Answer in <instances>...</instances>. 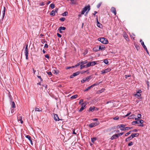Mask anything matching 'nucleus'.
Listing matches in <instances>:
<instances>
[{
    "label": "nucleus",
    "instance_id": "62",
    "mask_svg": "<svg viewBox=\"0 0 150 150\" xmlns=\"http://www.w3.org/2000/svg\"><path fill=\"white\" fill-rule=\"evenodd\" d=\"M132 132H136L137 131V129H134V130H132Z\"/></svg>",
    "mask_w": 150,
    "mask_h": 150
},
{
    "label": "nucleus",
    "instance_id": "24",
    "mask_svg": "<svg viewBox=\"0 0 150 150\" xmlns=\"http://www.w3.org/2000/svg\"><path fill=\"white\" fill-rule=\"evenodd\" d=\"M91 66H94L97 64L96 61H93L91 62Z\"/></svg>",
    "mask_w": 150,
    "mask_h": 150
},
{
    "label": "nucleus",
    "instance_id": "38",
    "mask_svg": "<svg viewBox=\"0 0 150 150\" xmlns=\"http://www.w3.org/2000/svg\"><path fill=\"white\" fill-rule=\"evenodd\" d=\"M85 108L84 107H81V108L79 110V111L80 112H81L85 109Z\"/></svg>",
    "mask_w": 150,
    "mask_h": 150
},
{
    "label": "nucleus",
    "instance_id": "54",
    "mask_svg": "<svg viewBox=\"0 0 150 150\" xmlns=\"http://www.w3.org/2000/svg\"><path fill=\"white\" fill-rule=\"evenodd\" d=\"M57 36L61 38L62 37V35L61 34H59V33H57Z\"/></svg>",
    "mask_w": 150,
    "mask_h": 150
},
{
    "label": "nucleus",
    "instance_id": "36",
    "mask_svg": "<svg viewBox=\"0 0 150 150\" xmlns=\"http://www.w3.org/2000/svg\"><path fill=\"white\" fill-rule=\"evenodd\" d=\"M91 88H92L91 86H90L88 87L86 89L84 90V91H88V90H89Z\"/></svg>",
    "mask_w": 150,
    "mask_h": 150
},
{
    "label": "nucleus",
    "instance_id": "51",
    "mask_svg": "<svg viewBox=\"0 0 150 150\" xmlns=\"http://www.w3.org/2000/svg\"><path fill=\"white\" fill-rule=\"evenodd\" d=\"M45 5V4L44 2H42L40 3V5L42 6H44Z\"/></svg>",
    "mask_w": 150,
    "mask_h": 150
},
{
    "label": "nucleus",
    "instance_id": "49",
    "mask_svg": "<svg viewBox=\"0 0 150 150\" xmlns=\"http://www.w3.org/2000/svg\"><path fill=\"white\" fill-rule=\"evenodd\" d=\"M83 99H81L80 100V101H79V104H81V103H82L83 102Z\"/></svg>",
    "mask_w": 150,
    "mask_h": 150
},
{
    "label": "nucleus",
    "instance_id": "45",
    "mask_svg": "<svg viewBox=\"0 0 150 150\" xmlns=\"http://www.w3.org/2000/svg\"><path fill=\"white\" fill-rule=\"evenodd\" d=\"M104 89H102L100 90H99L98 92L100 93H101L104 91Z\"/></svg>",
    "mask_w": 150,
    "mask_h": 150
},
{
    "label": "nucleus",
    "instance_id": "53",
    "mask_svg": "<svg viewBox=\"0 0 150 150\" xmlns=\"http://www.w3.org/2000/svg\"><path fill=\"white\" fill-rule=\"evenodd\" d=\"M131 113V112H129V113H127L126 115H125L124 117H126L129 115Z\"/></svg>",
    "mask_w": 150,
    "mask_h": 150
},
{
    "label": "nucleus",
    "instance_id": "28",
    "mask_svg": "<svg viewBox=\"0 0 150 150\" xmlns=\"http://www.w3.org/2000/svg\"><path fill=\"white\" fill-rule=\"evenodd\" d=\"M88 62V61L87 60H85L84 61H82L81 62H80L81 64H83V65L85 64H86Z\"/></svg>",
    "mask_w": 150,
    "mask_h": 150
},
{
    "label": "nucleus",
    "instance_id": "44",
    "mask_svg": "<svg viewBox=\"0 0 150 150\" xmlns=\"http://www.w3.org/2000/svg\"><path fill=\"white\" fill-rule=\"evenodd\" d=\"M139 124L140 123L142 124L143 123L144 121L143 120H139Z\"/></svg>",
    "mask_w": 150,
    "mask_h": 150
},
{
    "label": "nucleus",
    "instance_id": "19",
    "mask_svg": "<svg viewBox=\"0 0 150 150\" xmlns=\"http://www.w3.org/2000/svg\"><path fill=\"white\" fill-rule=\"evenodd\" d=\"M126 125L124 124H121L118 125L117 127V128H120V127L124 128Z\"/></svg>",
    "mask_w": 150,
    "mask_h": 150
},
{
    "label": "nucleus",
    "instance_id": "31",
    "mask_svg": "<svg viewBox=\"0 0 150 150\" xmlns=\"http://www.w3.org/2000/svg\"><path fill=\"white\" fill-rule=\"evenodd\" d=\"M100 83V82L99 83H95L93 84L91 86L92 87H93V86H97V85H99V84Z\"/></svg>",
    "mask_w": 150,
    "mask_h": 150
},
{
    "label": "nucleus",
    "instance_id": "6",
    "mask_svg": "<svg viewBox=\"0 0 150 150\" xmlns=\"http://www.w3.org/2000/svg\"><path fill=\"white\" fill-rule=\"evenodd\" d=\"M140 42L141 43V45L143 46V47H144V49L146 51V52L148 53V51L147 50V48L146 46L144 45V42L141 39L140 40Z\"/></svg>",
    "mask_w": 150,
    "mask_h": 150
},
{
    "label": "nucleus",
    "instance_id": "20",
    "mask_svg": "<svg viewBox=\"0 0 150 150\" xmlns=\"http://www.w3.org/2000/svg\"><path fill=\"white\" fill-rule=\"evenodd\" d=\"M136 124H139V120L133 121L132 123V125H134Z\"/></svg>",
    "mask_w": 150,
    "mask_h": 150
},
{
    "label": "nucleus",
    "instance_id": "16",
    "mask_svg": "<svg viewBox=\"0 0 150 150\" xmlns=\"http://www.w3.org/2000/svg\"><path fill=\"white\" fill-rule=\"evenodd\" d=\"M56 12L57 11L56 10H53L52 11L51 13H50V15L52 16H54L55 15Z\"/></svg>",
    "mask_w": 150,
    "mask_h": 150
},
{
    "label": "nucleus",
    "instance_id": "18",
    "mask_svg": "<svg viewBox=\"0 0 150 150\" xmlns=\"http://www.w3.org/2000/svg\"><path fill=\"white\" fill-rule=\"evenodd\" d=\"M99 50V48H98V46L93 48V52H97Z\"/></svg>",
    "mask_w": 150,
    "mask_h": 150
},
{
    "label": "nucleus",
    "instance_id": "12",
    "mask_svg": "<svg viewBox=\"0 0 150 150\" xmlns=\"http://www.w3.org/2000/svg\"><path fill=\"white\" fill-rule=\"evenodd\" d=\"M54 119L56 121H59L60 120L59 119L57 114H54Z\"/></svg>",
    "mask_w": 150,
    "mask_h": 150
},
{
    "label": "nucleus",
    "instance_id": "47",
    "mask_svg": "<svg viewBox=\"0 0 150 150\" xmlns=\"http://www.w3.org/2000/svg\"><path fill=\"white\" fill-rule=\"evenodd\" d=\"M133 142H129L128 144V146H132L133 145Z\"/></svg>",
    "mask_w": 150,
    "mask_h": 150
},
{
    "label": "nucleus",
    "instance_id": "57",
    "mask_svg": "<svg viewBox=\"0 0 150 150\" xmlns=\"http://www.w3.org/2000/svg\"><path fill=\"white\" fill-rule=\"evenodd\" d=\"M54 73L55 74H57L58 73V71L57 72V70H54Z\"/></svg>",
    "mask_w": 150,
    "mask_h": 150
},
{
    "label": "nucleus",
    "instance_id": "25",
    "mask_svg": "<svg viewBox=\"0 0 150 150\" xmlns=\"http://www.w3.org/2000/svg\"><path fill=\"white\" fill-rule=\"evenodd\" d=\"M86 67V65H83V64H81L80 65V69H82L83 68Z\"/></svg>",
    "mask_w": 150,
    "mask_h": 150
},
{
    "label": "nucleus",
    "instance_id": "7",
    "mask_svg": "<svg viewBox=\"0 0 150 150\" xmlns=\"http://www.w3.org/2000/svg\"><path fill=\"white\" fill-rule=\"evenodd\" d=\"M90 78V76H88L86 78H84L81 81V83H83L84 82H86V81H88L89 79Z\"/></svg>",
    "mask_w": 150,
    "mask_h": 150
},
{
    "label": "nucleus",
    "instance_id": "61",
    "mask_svg": "<svg viewBox=\"0 0 150 150\" xmlns=\"http://www.w3.org/2000/svg\"><path fill=\"white\" fill-rule=\"evenodd\" d=\"M127 138L129 139V140L131 139H132L133 138H132L131 135Z\"/></svg>",
    "mask_w": 150,
    "mask_h": 150
},
{
    "label": "nucleus",
    "instance_id": "50",
    "mask_svg": "<svg viewBox=\"0 0 150 150\" xmlns=\"http://www.w3.org/2000/svg\"><path fill=\"white\" fill-rule=\"evenodd\" d=\"M124 134V133L123 132H121V133H119L118 134H117L118 135V137L119 136H122V135Z\"/></svg>",
    "mask_w": 150,
    "mask_h": 150
},
{
    "label": "nucleus",
    "instance_id": "8",
    "mask_svg": "<svg viewBox=\"0 0 150 150\" xmlns=\"http://www.w3.org/2000/svg\"><path fill=\"white\" fill-rule=\"evenodd\" d=\"M66 29V28L64 27H60L58 29V30L59 31L60 33H62L63 32L62 30H65Z\"/></svg>",
    "mask_w": 150,
    "mask_h": 150
},
{
    "label": "nucleus",
    "instance_id": "26",
    "mask_svg": "<svg viewBox=\"0 0 150 150\" xmlns=\"http://www.w3.org/2000/svg\"><path fill=\"white\" fill-rule=\"evenodd\" d=\"M87 104L86 102H84L81 104V107H85Z\"/></svg>",
    "mask_w": 150,
    "mask_h": 150
},
{
    "label": "nucleus",
    "instance_id": "35",
    "mask_svg": "<svg viewBox=\"0 0 150 150\" xmlns=\"http://www.w3.org/2000/svg\"><path fill=\"white\" fill-rule=\"evenodd\" d=\"M68 14L67 12L65 11L62 13V15L63 16H66Z\"/></svg>",
    "mask_w": 150,
    "mask_h": 150
},
{
    "label": "nucleus",
    "instance_id": "14",
    "mask_svg": "<svg viewBox=\"0 0 150 150\" xmlns=\"http://www.w3.org/2000/svg\"><path fill=\"white\" fill-rule=\"evenodd\" d=\"M118 137V135L117 134H115L113 135L110 138L111 140H113L114 139H116Z\"/></svg>",
    "mask_w": 150,
    "mask_h": 150
},
{
    "label": "nucleus",
    "instance_id": "21",
    "mask_svg": "<svg viewBox=\"0 0 150 150\" xmlns=\"http://www.w3.org/2000/svg\"><path fill=\"white\" fill-rule=\"evenodd\" d=\"M77 96H78V95H76V94L75 95H74L72 96L71 97V99L72 100L74 99L75 98H76L77 97Z\"/></svg>",
    "mask_w": 150,
    "mask_h": 150
},
{
    "label": "nucleus",
    "instance_id": "64",
    "mask_svg": "<svg viewBox=\"0 0 150 150\" xmlns=\"http://www.w3.org/2000/svg\"><path fill=\"white\" fill-rule=\"evenodd\" d=\"M120 130L122 131L126 130L125 127L124 128H121L120 129Z\"/></svg>",
    "mask_w": 150,
    "mask_h": 150
},
{
    "label": "nucleus",
    "instance_id": "1",
    "mask_svg": "<svg viewBox=\"0 0 150 150\" xmlns=\"http://www.w3.org/2000/svg\"><path fill=\"white\" fill-rule=\"evenodd\" d=\"M90 6L89 5L87 6H85L83 8L81 12V14H84V13L86 12V13L87 14L90 9Z\"/></svg>",
    "mask_w": 150,
    "mask_h": 150
},
{
    "label": "nucleus",
    "instance_id": "58",
    "mask_svg": "<svg viewBox=\"0 0 150 150\" xmlns=\"http://www.w3.org/2000/svg\"><path fill=\"white\" fill-rule=\"evenodd\" d=\"M45 57L48 59H49V55L47 54L45 55Z\"/></svg>",
    "mask_w": 150,
    "mask_h": 150
},
{
    "label": "nucleus",
    "instance_id": "40",
    "mask_svg": "<svg viewBox=\"0 0 150 150\" xmlns=\"http://www.w3.org/2000/svg\"><path fill=\"white\" fill-rule=\"evenodd\" d=\"M132 132V131H129V132L126 133L125 135V136H127L128 135H129V134H130L131 132Z\"/></svg>",
    "mask_w": 150,
    "mask_h": 150
},
{
    "label": "nucleus",
    "instance_id": "22",
    "mask_svg": "<svg viewBox=\"0 0 150 150\" xmlns=\"http://www.w3.org/2000/svg\"><path fill=\"white\" fill-rule=\"evenodd\" d=\"M42 109L40 108H35V111H41Z\"/></svg>",
    "mask_w": 150,
    "mask_h": 150
},
{
    "label": "nucleus",
    "instance_id": "13",
    "mask_svg": "<svg viewBox=\"0 0 150 150\" xmlns=\"http://www.w3.org/2000/svg\"><path fill=\"white\" fill-rule=\"evenodd\" d=\"M105 47L103 45L100 46L99 47V50H101L102 51L104 50H105Z\"/></svg>",
    "mask_w": 150,
    "mask_h": 150
},
{
    "label": "nucleus",
    "instance_id": "17",
    "mask_svg": "<svg viewBox=\"0 0 150 150\" xmlns=\"http://www.w3.org/2000/svg\"><path fill=\"white\" fill-rule=\"evenodd\" d=\"M95 110V107L93 106L92 107H90L89 109V111H91L92 112L94 111Z\"/></svg>",
    "mask_w": 150,
    "mask_h": 150
},
{
    "label": "nucleus",
    "instance_id": "41",
    "mask_svg": "<svg viewBox=\"0 0 150 150\" xmlns=\"http://www.w3.org/2000/svg\"><path fill=\"white\" fill-rule=\"evenodd\" d=\"M50 7L52 9L54 8V4H51L50 5Z\"/></svg>",
    "mask_w": 150,
    "mask_h": 150
},
{
    "label": "nucleus",
    "instance_id": "55",
    "mask_svg": "<svg viewBox=\"0 0 150 150\" xmlns=\"http://www.w3.org/2000/svg\"><path fill=\"white\" fill-rule=\"evenodd\" d=\"M37 77L39 79H40L41 81H42V79L40 76H38Z\"/></svg>",
    "mask_w": 150,
    "mask_h": 150
},
{
    "label": "nucleus",
    "instance_id": "30",
    "mask_svg": "<svg viewBox=\"0 0 150 150\" xmlns=\"http://www.w3.org/2000/svg\"><path fill=\"white\" fill-rule=\"evenodd\" d=\"M81 63L80 62H79V63H78L76 64L74 66H72V68L76 67L78 66H79L80 65H81Z\"/></svg>",
    "mask_w": 150,
    "mask_h": 150
},
{
    "label": "nucleus",
    "instance_id": "46",
    "mask_svg": "<svg viewBox=\"0 0 150 150\" xmlns=\"http://www.w3.org/2000/svg\"><path fill=\"white\" fill-rule=\"evenodd\" d=\"M47 74L49 75L50 76L52 75V72L50 71L47 72Z\"/></svg>",
    "mask_w": 150,
    "mask_h": 150
},
{
    "label": "nucleus",
    "instance_id": "37",
    "mask_svg": "<svg viewBox=\"0 0 150 150\" xmlns=\"http://www.w3.org/2000/svg\"><path fill=\"white\" fill-rule=\"evenodd\" d=\"M104 62L106 64H108V61L107 59H105L104 60Z\"/></svg>",
    "mask_w": 150,
    "mask_h": 150
},
{
    "label": "nucleus",
    "instance_id": "3",
    "mask_svg": "<svg viewBox=\"0 0 150 150\" xmlns=\"http://www.w3.org/2000/svg\"><path fill=\"white\" fill-rule=\"evenodd\" d=\"M99 124V122L92 123L89 125V127L90 128L93 127L97 126Z\"/></svg>",
    "mask_w": 150,
    "mask_h": 150
},
{
    "label": "nucleus",
    "instance_id": "29",
    "mask_svg": "<svg viewBox=\"0 0 150 150\" xmlns=\"http://www.w3.org/2000/svg\"><path fill=\"white\" fill-rule=\"evenodd\" d=\"M91 66V62H89L86 65V68H88Z\"/></svg>",
    "mask_w": 150,
    "mask_h": 150
},
{
    "label": "nucleus",
    "instance_id": "52",
    "mask_svg": "<svg viewBox=\"0 0 150 150\" xmlns=\"http://www.w3.org/2000/svg\"><path fill=\"white\" fill-rule=\"evenodd\" d=\"M141 115L140 114H139L137 115L138 118H141Z\"/></svg>",
    "mask_w": 150,
    "mask_h": 150
},
{
    "label": "nucleus",
    "instance_id": "2",
    "mask_svg": "<svg viewBox=\"0 0 150 150\" xmlns=\"http://www.w3.org/2000/svg\"><path fill=\"white\" fill-rule=\"evenodd\" d=\"M98 40L104 44H107L108 42L107 39L104 38H99Z\"/></svg>",
    "mask_w": 150,
    "mask_h": 150
},
{
    "label": "nucleus",
    "instance_id": "9",
    "mask_svg": "<svg viewBox=\"0 0 150 150\" xmlns=\"http://www.w3.org/2000/svg\"><path fill=\"white\" fill-rule=\"evenodd\" d=\"M142 92L141 90H139L136 93L135 95V96L137 97H139L141 96L140 93Z\"/></svg>",
    "mask_w": 150,
    "mask_h": 150
},
{
    "label": "nucleus",
    "instance_id": "15",
    "mask_svg": "<svg viewBox=\"0 0 150 150\" xmlns=\"http://www.w3.org/2000/svg\"><path fill=\"white\" fill-rule=\"evenodd\" d=\"M139 135V134L138 133H132L131 134L132 138H133L135 137H137Z\"/></svg>",
    "mask_w": 150,
    "mask_h": 150
},
{
    "label": "nucleus",
    "instance_id": "32",
    "mask_svg": "<svg viewBox=\"0 0 150 150\" xmlns=\"http://www.w3.org/2000/svg\"><path fill=\"white\" fill-rule=\"evenodd\" d=\"M4 10L3 11V17L2 18H4V17L5 16V7H4Z\"/></svg>",
    "mask_w": 150,
    "mask_h": 150
},
{
    "label": "nucleus",
    "instance_id": "60",
    "mask_svg": "<svg viewBox=\"0 0 150 150\" xmlns=\"http://www.w3.org/2000/svg\"><path fill=\"white\" fill-rule=\"evenodd\" d=\"M101 5V4L100 3L97 6V8H98L100 6V5Z\"/></svg>",
    "mask_w": 150,
    "mask_h": 150
},
{
    "label": "nucleus",
    "instance_id": "34",
    "mask_svg": "<svg viewBox=\"0 0 150 150\" xmlns=\"http://www.w3.org/2000/svg\"><path fill=\"white\" fill-rule=\"evenodd\" d=\"M134 115H132L130 116L129 117H128V119H131L133 118L134 116Z\"/></svg>",
    "mask_w": 150,
    "mask_h": 150
},
{
    "label": "nucleus",
    "instance_id": "48",
    "mask_svg": "<svg viewBox=\"0 0 150 150\" xmlns=\"http://www.w3.org/2000/svg\"><path fill=\"white\" fill-rule=\"evenodd\" d=\"M18 121H20V122H21V124H23V121L22 120V118H21V119H20L19 120H18Z\"/></svg>",
    "mask_w": 150,
    "mask_h": 150
},
{
    "label": "nucleus",
    "instance_id": "10",
    "mask_svg": "<svg viewBox=\"0 0 150 150\" xmlns=\"http://www.w3.org/2000/svg\"><path fill=\"white\" fill-rule=\"evenodd\" d=\"M79 74V73L78 72H77L75 73H74L72 74L70 76V78H74V77L78 75Z\"/></svg>",
    "mask_w": 150,
    "mask_h": 150
},
{
    "label": "nucleus",
    "instance_id": "33",
    "mask_svg": "<svg viewBox=\"0 0 150 150\" xmlns=\"http://www.w3.org/2000/svg\"><path fill=\"white\" fill-rule=\"evenodd\" d=\"M124 37L126 39V40H127V41H129V39L128 38L127 35H125L124 36Z\"/></svg>",
    "mask_w": 150,
    "mask_h": 150
},
{
    "label": "nucleus",
    "instance_id": "63",
    "mask_svg": "<svg viewBox=\"0 0 150 150\" xmlns=\"http://www.w3.org/2000/svg\"><path fill=\"white\" fill-rule=\"evenodd\" d=\"M72 67H67L66 68V69H70Z\"/></svg>",
    "mask_w": 150,
    "mask_h": 150
},
{
    "label": "nucleus",
    "instance_id": "5",
    "mask_svg": "<svg viewBox=\"0 0 150 150\" xmlns=\"http://www.w3.org/2000/svg\"><path fill=\"white\" fill-rule=\"evenodd\" d=\"M111 71V69L110 68H108L105 70H103L101 71V74H104L109 72Z\"/></svg>",
    "mask_w": 150,
    "mask_h": 150
},
{
    "label": "nucleus",
    "instance_id": "42",
    "mask_svg": "<svg viewBox=\"0 0 150 150\" xmlns=\"http://www.w3.org/2000/svg\"><path fill=\"white\" fill-rule=\"evenodd\" d=\"M125 130H127L128 129H130L132 128V127H125Z\"/></svg>",
    "mask_w": 150,
    "mask_h": 150
},
{
    "label": "nucleus",
    "instance_id": "39",
    "mask_svg": "<svg viewBox=\"0 0 150 150\" xmlns=\"http://www.w3.org/2000/svg\"><path fill=\"white\" fill-rule=\"evenodd\" d=\"M26 138H28L29 140H30L31 138L30 136L28 135H27L25 136Z\"/></svg>",
    "mask_w": 150,
    "mask_h": 150
},
{
    "label": "nucleus",
    "instance_id": "4",
    "mask_svg": "<svg viewBox=\"0 0 150 150\" xmlns=\"http://www.w3.org/2000/svg\"><path fill=\"white\" fill-rule=\"evenodd\" d=\"M25 54L26 57V59H28V45H27L25 49Z\"/></svg>",
    "mask_w": 150,
    "mask_h": 150
},
{
    "label": "nucleus",
    "instance_id": "43",
    "mask_svg": "<svg viewBox=\"0 0 150 150\" xmlns=\"http://www.w3.org/2000/svg\"><path fill=\"white\" fill-rule=\"evenodd\" d=\"M65 18L64 17H62L60 18V20L62 21H65Z\"/></svg>",
    "mask_w": 150,
    "mask_h": 150
},
{
    "label": "nucleus",
    "instance_id": "11",
    "mask_svg": "<svg viewBox=\"0 0 150 150\" xmlns=\"http://www.w3.org/2000/svg\"><path fill=\"white\" fill-rule=\"evenodd\" d=\"M111 11L114 13L115 15L116 14V12L115 8L114 7H112L111 9Z\"/></svg>",
    "mask_w": 150,
    "mask_h": 150
},
{
    "label": "nucleus",
    "instance_id": "23",
    "mask_svg": "<svg viewBox=\"0 0 150 150\" xmlns=\"http://www.w3.org/2000/svg\"><path fill=\"white\" fill-rule=\"evenodd\" d=\"M97 25L100 28H101V27H102V24H100V23H99L98 20L97 22Z\"/></svg>",
    "mask_w": 150,
    "mask_h": 150
},
{
    "label": "nucleus",
    "instance_id": "59",
    "mask_svg": "<svg viewBox=\"0 0 150 150\" xmlns=\"http://www.w3.org/2000/svg\"><path fill=\"white\" fill-rule=\"evenodd\" d=\"M44 47H45V48H47L48 47V45L46 44L45 45V46H44Z\"/></svg>",
    "mask_w": 150,
    "mask_h": 150
},
{
    "label": "nucleus",
    "instance_id": "56",
    "mask_svg": "<svg viewBox=\"0 0 150 150\" xmlns=\"http://www.w3.org/2000/svg\"><path fill=\"white\" fill-rule=\"evenodd\" d=\"M119 117H116L113 118V119L114 120H117L119 119Z\"/></svg>",
    "mask_w": 150,
    "mask_h": 150
},
{
    "label": "nucleus",
    "instance_id": "27",
    "mask_svg": "<svg viewBox=\"0 0 150 150\" xmlns=\"http://www.w3.org/2000/svg\"><path fill=\"white\" fill-rule=\"evenodd\" d=\"M11 106L13 108H15L16 107V105L15 103L14 102H12L11 103Z\"/></svg>",
    "mask_w": 150,
    "mask_h": 150
}]
</instances>
